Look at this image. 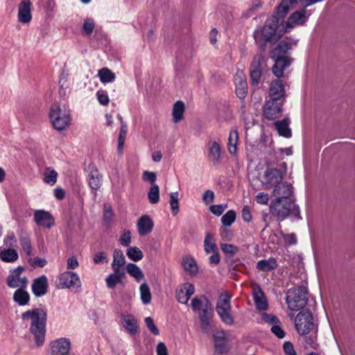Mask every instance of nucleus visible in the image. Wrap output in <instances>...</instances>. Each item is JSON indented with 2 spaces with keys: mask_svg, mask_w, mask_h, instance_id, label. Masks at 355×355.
<instances>
[{
  "mask_svg": "<svg viewBox=\"0 0 355 355\" xmlns=\"http://www.w3.org/2000/svg\"><path fill=\"white\" fill-rule=\"evenodd\" d=\"M227 207V204L214 205L210 206L209 210L214 215L219 216L222 215Z\"/></svg>",
  "mask_w": 355,
  "mask_h": 355,
  "instance_id": "55",
  "label": "nucleus"
},
{
  "mask_svg": "<svg viewBox=\"0 0 355 355\" xmlns=\"http://www.w3.org/2000/svg\"><path fill=\"white\" fill-rule=\"evenodd\" d=\"M3 244L7 248H14L17 247V239L14 232H9L4 238Z\"/></svg>",
  "mask_w": 355,
  "mask_h": 355,
  "instance_id": "52",
  "label": "nucleus"
},
{
  "mask_svg": "<svg viewBox=\"0 0 355 355\" xmlns=\"http://www.w3.org/2000/svg\"><path fill=\"white\" fill-rule=\"evenodd\" d=\"M283 173L280 169L268 168L263 173L261 183L266 189H270L279 184L283 179Z\"/></svg>",
  "mask_w": 355,
  "mask_h": 355,
  "instance_id": "8",
  "label": "nucleus"
},
{
  "mask_svg": "<svg viewBox=\"0 0 355 355\" xmlns=\"http://www.w3.org/2000/svg\"><path fill=\"white\" fill-rule=\"evenodd\" d=\"M141 300L144 304H148L151 301V293L148 285L146 283H143L139 287Z\"/></svg>",
  "mask_w": 355,
  "mask_h": 355,
  "instance_id": "44",
  "label": "nucleus"
},
{
  "mask_svg": "<svg viewBox=\"0 0 355 355\" xmlns=\"http://www.w3.org/2000/svg\"><path fill=\"white\" fill-rule=\"evenodd\" d=\"M142 179L144 181L149 182L150 185L156 184L157 174L155 172L145 171L143 173Z\"/></svg>",
  "mask_w": 355,
  "mask_h": 355,
  "instance_id": "58",
  "label": "nucleus"
},
{
  "mask_svg": "<svg viewBox=\"0 0 355 355\" xmlns=\"http://www.w3.org/2000/svg\"><path fill=\"white\" fill-rule=\"evenodd\" d=\"M214 341V355H222L228 352L229 347L224 331H218L213 335Z\"/></svg>",
  "mask_w": 355,
  "mask_h": 355,
  "instance_id": "17",
  "label": "nucleus"
},
{
  "mask_svg": "<svg viewBox=\"0 0 355 355\" xmlns=\"http://www.w3.org/2000/svg\"><path fill=\"white\" fill-rule=\"evenodd\" d=\"M125 263V259L122 250L119 249H115L113 252V261L112 263V266H123Z\"/></svg>",
  "mask_w": 355,
  "mask_h": 355,
  "instance_id": "47",
  "label": "nucleus"
},
{
  "mask_svg": "<svg viewBox=\"0 0 355 355\" xmlns=\"http://www.w3.org/2000/svg\"><path fill=\"white\" fill-rule=\"evenodd\" d=\"M178 196V192H173L170 193L169 203L171 209V212L173 216H176L180 211Z\"/></svg>",
  "mask_w": 355,
  "mask_h": 355,
  "instance_id": "48",
  "label": "nucleus"
},
{
  "mask_svg": "<svg viewBox=\"0 0 355 355\" xmlns=\"http://www.w3.org/2000/svg\"><path fill=\"white\" fill-rule=\"evenodd\" d=\"M277 266V261L274 259H262L257 263V268L261 271L268 272L274 270Z\"/></svg>",
  "mask_w": 355,
  "mask_h": 355,
  "instance_id": "39",
  "label": "nucleus"
},
{
  "mask_svg": "<svg viewBox=\"0 0 355 355\" xmlns=\"http://www.w3.org/2000/svg\"><path fill=\"white\" fill-rule=\"evenodd\" d=\"M125 329L132 335H135L137 332L138 325L137 320L131 315L125 316L122 321Z\"/></svg>",
  "mask_w": 355,
  "mask_h": 355,
  "instance_id": "35",
  "label": "nucleus"
},
{
  "mask_svg": "<svg viewBox=\"0 0 355 355\" xmlns=\"http://www.w3.org/2000/svg\"><path fill=\"white\" fill-rule=\"evenodd\" d=\"M296 3L297 0H282L277 8L276 13L268 18L262 27L254 31V40L257 44H260L263 51L266 42L275 43L282 37V34L277 33L279 24L288 12L291 6Z\"/></svg>",
  "mask_w": 355,
  "mask_h": 355,
  "instance_id": "1",
  "label": "nucleus"
},
{
  "mask_svg": "<svg viewBox=\"0 0 355 355\" xmlns=\"http://www.w3.org/2000/svg\"><path fill=\"white\" fill-rule=\"evenodd\" d=\"M204 249L207 254H210L218 250L216 241L210 232H207L204 240Z\"/></svg>",
  "mask_w": 355,
  "mask_h": 355,
  "instance_id": "37",
  "label": "nucleus"
},
{
  "mask_svg": "<svg viewBox=\"0 0 355 355\" xmlns=\"http://www.w3.org/2000/svg\"><path fill=\"white\" fill-rule=\"evenodd\" d=\"M19 258L17 250L14 248H3L0 250V259L2 261L6 263H12Z\"/></svg>",
  "mask_w": 355,
  "mask_h": 355,
  "instance_id": "30",
  "label": "nucleus"
},
{
  "mask_svg": "<svg viewBox=\"0 0 355 355\" xmlns=\"http://www.w3.org/2000/svg\"><path fill=\"white\" fill-rule=\"evenodd\" d=\"M270 209V213L281 220L289 216L297 219L301 218L300 209L292 200H274L271 202Z\"/></svg>",
  "mask_w": 355,
  "mask_h": 355,
  "instance_id": "3",
  "label": "nucleus"
},
{
  "mask_svg": "<svg viewBox=\"0 0 355 355\" xmlns=\"http://www.w3.org/2000/svg\"><path fill=\"white\" fill-rule=\"evenodd\" d=\"M58 178V173L57 172L53 169L51 167H48L46 168L44 173V182L46 184H49L50 185H53Z\"/></svg>",
  "mask_w": 355,
  "mask_h": 355,
  "instance_id": "43",
  "label": "nucleus"
},
{
  "mask_svg": "<svg viewBox=\"0 0 355 355\" xmlns=\"http://www.w3.org/2000/svg\"><path fill=\"white\" fill-rule=\"evenodd\" d=\"M275 61L272 68L273 74L278 78L284 75V71L286 67L291 65L292 59L288 57H271Z\"/></svg>",
  "mask_w": 355,
  "mask_h": 355,
  "instance_id": "20",
  "label": "nucleus"
},
{
  "mask_svg": "<svg viewBox=\"0 0 355 355\" xmlns=\"http://www.w3.org/2000/svg\"><path fill=\"white\" fill-rule=\"evenodd\" d=\"M24 288H19L15 291L13 295V300L20 306L28 304L30 300V296L27 291L24 290Z\"/></svg>",
  "mask_w": 355,
  "mask_h": 355,
  "instance_id": "33",
  "label": "nucleus"
},
{
  "mask_svg": "<svg viewBox=\"0 0 355 355\" xmlns=\"http://www.w3.org/2000/svg\"><path fill=\"white\" fill-rule=\"evenodd\" d=\"M95 27L94 21L92 18L84 19L82 31L87 36L91 35Z\"/></svg>",
  "mask_w": 355,
  "mask_h": 355,
  "instance_id": "50",
  "label": "nucleus"
},
{
  "mask_svg": "<svg viewBox=\"0 0 355 355\" xmlns=\"http://www.w3.org/2000/svg\"><path fill=\"white\" fill-rule=\"evenodd\" d=\"M75 286L80 287V280L76 272L67 271L58 276V288H70Z\"/></svg>",
  "mask_w": 355,
  "mask_h": 355,
  "instance_id": "14",
  "label": "nucleus"
},
{
  "mask_svg": "<svg viewBox=\"0 0 355 355\" xmlns=\"http://www.w3.org/2000/svg\"><path fill=\"white\" fill-rule=\"evenodd\" d=\"M30 0H22L19 5L18 20L23 24L29 23L32 19Z\"/></svg>",
  "mask_w": 355,
  "mask_h": 355,
  "instance_id": "22",
  "label": "nucleus"
},
{
  "mask_svg": "<svg viewBox=\"0 0 355 355\" xmlns=\"http://www.w3.org/2000/svg\"><path fill=\"white\" fill-rule=\"evenodd\" d=\"M148 198L150 204L155 205L159 201V187L157 184L150 185L148 192Z\"/></svg>",
  "mask_w": 355,
  "mask_h": 355,
  "instance_id": "42",
  "label": "nucleus"
},
{
  "mask_svg": "<svg viewBox=\"0 0 355 355\" xmlns=\"http://www.w3.org/2000/svg\"><path fill=\"white\" fill-rule=\"evenodd\" d=\"M232 309L230 297L227 293H222L217 302L216 310L221 320L228 325L234 324V318L230 314Z\"/></svg>",
  "mask_w": 355,
  "mask_h": 355,
  "instance_id": "6",
  "label": "nucleus"
},
{
  "mask_svg": "<svg viewBox=\"0 0 355 355\" xmlns=\"http://www.w3.org/2000/svg\"><path fill=\"white\" fill-rule=\"evenodd\" d=\"M272 193L277 197L275 200H291L289 197L293 193V187L291 184L284 182L276 186Z\"/></svg>",
  "mask_w": 355,
  "mask_h": 355,
  "instance_id": "23",
  "label": "nucleus"
},
{
  "mask_svg": "<svg viewBox=\"0 0 355 355\" xmlns=\"http://www.w3.org/2000/svg\"><path fill=\"white\" fill-rule=\"evenodd\" d=\"M126 254L130 259L134 261H140L144 257L143 252L137 247H129L127 249Z\"/></svg>",
  "mask_w": 355,
  "mask_h": 355,
  "instance_id": "45",
  "label": "nucleus"
},
{
  "mask_svg": "<svg viewBox=\"0 0 355 355\" xmlns=\"http://www.w3.org/2000/svg\"><path fill=\"white\" fill-rule=\"evenodd\" d=\"M266 98L285 103L286 91L281 80L275 79L270 83L268 89V95Z\"/></svg>",
  "mask_w": 355,
  "mask_h": 355,
  "instance_id": "12",
  "label": "nucleus"
},
{
  "mask_svg": "<svg viewBox=\"0 0 355 355\" xmlns=\"http://www.w3.org/2000/svg\"><path fill=\"white\" fill-rule=\"evenodd\" d=\"M205 300H208V298L205 295H202L200 298H193L191 303L192 310L198 313L203 310L205 306Z\"/></svg>",
  "mask_w": 355,
  "mask_h": 355,
  "instance_id": "46",
  "label": "nucleus"
},
{
  "mask_svg": "<svg viewBox=\"0 0 355 355\" xmlns=\"http://www.w3.org/2000/svg\"><path fill=\"white\" fill-rule=\"evenodd\" d=\"M283 350L286 355H297L293 343L290 341H286L283 344Z\"/></svg>",
  "mask_w": 355,
  "mask_h": 355,
  "instance_id": "61",
  "label": "nucleus"
},
{
  "mask_svg": "<svg viewBox=\"0 0 355 355\" xmlns=\"http://www.w3.org/2000/svg\"><path fill=\"white\" fill-rule=\"evenodd\" d=\"M290 42L282 40L271 51V57H286L284 55L291 49Z\"/></svg>",
  "mask_w": 355,
  "mask_h": 355,
  "instance_id": "32",
  "label": "nucleus"
},
{
  "mask_svg": "<svg viewBox=\"0 0 355 355\" xmlns=\"http://www.w3.org/2000/svg\"><path fill=\"white\" fill-rule=\"evenodd\" d=\"M176 299L180 303L184 304H186L189 300V297L186 296V294L182 287L176 291Z\"/></svg>",
  "mask_w": 355,
  "mask_h": 355,
  "instance_id": "62",
  "label": "nucleus"
},
{
  "mask_svg": "<svg viewBox=\"0 0 355 355\" xmlns=\"http://www.w3.org/2000/svg\"><path fill=\"white\" fill-rule=\"evenodd\" d=\"M98 76L101 82L103 83H112L116 78L115 74L107 67L99 69L98 71Z\"/></svg>",
  "mask_w": 355,
  "mask_h": 355,
  "instance_id": "38",
  "label": "nucleus"
},
{
  "mask_svg": "<svg viewBox=\"0 0 355 355\" xmlns=\"http://www.w3.org/2000/svg\"><path fill=\"white\" fill-rule=\"evenodd\" d=\"M280 323H277L271 327V331L278 338H283L285 336V331L283 330L282 327L280 326Z\"/></svg>",
  "mask_w": 355,
  "mask_h": 355,
  "instance_id": "59",
  "label": "nucleus"
},
{
  "mask_svg": "<svg viewBox=\"0 0 355 355\" xmlns=\"http://www.w3.org/2000/svg\"><path fill=\"white\" fill-rule=\"evenodd\" d=\"M145 323L149 331L154 335L157 336L159 334V331L154 323L153 319L151 317L145 318Z\"/></svg>",
  "mask_w": 355,
  "mask_h": 355,
  "instance_id": "56",
  "label": "nucleus"
},
{
  "mask_svg": "<svg viewBox=\"0 0 355 355\" xmlns=\"http://www.w3.org/2000/svg\"><path fill=\"white\" fill-rule=\"evenodd\" d=\"M48 279L46 275H43L33 280L32 284V291L36 297H41L47 293L48 290Z\"/></svg>",
  "mask_w": 355,
  "mask_h": 355,
  "instance_id": "21",
  "label": "nucleus"
},
{
  "mask_svg": "<svg viewBox=\"0 0 355 355\" xmlns=\"http://www.w3.org/2000/svg\"><path fill=\"white\" fill-rule=\"evenodd\" d=\"M96 96L98 103L103 105H107L109 103V98L107 92L103 89H99L96 92Z\"/></svg>",
  "mask_w": 355,
  "mask_h": 355,
  "instance_id": "57",
  "label": "nucleus"
},
{
  "mask_svg": "<svg viewBox=\"0 0 355 355\" xmlns=\"http://www.w3.org/2000/svg\"><path fill=\"white\" fill-rule=\"evenodd\" d=\"M28 263L33 268H43L47 264V261L44 258L35 257L33 259L31 257L28 259Z\"/></svg>",
  "mask_w": 355,
  "mask_h": 355,
  "instance_id": "54",
  "label": "nucleus"
},
{
  "mask_svg": "<svg viewBox=\"0 0 355 355\" xmlns=\"http://www.w3.org/2000/svg\"><path fill=\"white\" fill-rule=\"evenodd\" d=\"M184 110L185 106L182 101H178L174 103L172 113L174 123H178L183 119Z\"/></svg>",
  "mask_w": 355,
  "mask_h": 355,
  "instance_id": "34",
  "label": "nucleus"
},
{
  "mask_svg": "<svg viewBox=\"0 0 355 355\" xmlns=\"http://www.w3.org/2000/svg\"><path fill=\"white\" fill-rule=\"evenodd\" d=\"M236 214L231 209L227 211L221 218V223L225 227L230 226L236 220Z\"/></svg>",
  "mask_w": 355,
  "mask_h": 355,
  "instance_id": "49",
  "label": "nucleus"
},
{
  "mask_svg": "<svg viewBox=\"0 0 355 355\" xmlns=\"http://www.w3.org/2000/svg\"><path fill=\"white\" fill-rule=\"evenodd\" d=\"M49 116L55 129L61 131L69 125L71 117L69 113L63 112L60 106L54 104L52 105Z\"/></svg>",
  "mask_w": 355,
  "mask_h": 355,
  "instance_id": "7",
  "label": "nucleus"
},
{
  "mask_svg": "<svg viewBox=\"0 0 355 355\" xmlns=\"http://www.w3.org/2000/svg\"><path fill=\"white\" fill-rule=\"evenodd\" d=\"M17 236L23 251L27 256L31 257L33 254V247L27 230L24 227L19 228L17 230Z\"/></svg>",
  "mask_w": 355,
  "mask_h": 355,
  "instance_id": "19",
  "label": "nucleus"
},
{
  "mask_svg": "<svg viewBox=\"0 0 355 355\" xmlns=\"http://www.w3.org/2000/svg\"><path fill=\"white\" fill-rule=\"evenodd\" d=\"M23 320H30L29 331L33 335L35 345L41 347L44 345L46 336L47 314L42 308L28 310L21 314Z\"/></svg>",
  "mask_w": 355,
  "mask_h": 355,
  "instance_id": "2",
  "label": "nucleus"
},
{
  "mask_svg": "<svg viewBox=\"0 0 355 355\" xmlns=\"http://www.w3.org/2000/svg\"><path fill=\"white\" fill-rule=\"evenodd\" d=\"M306 10L302 9L294 12L288 19L286 21V27L293 28L296 26L303 25L307 17H306Z\"/></svg>",
  "mask_w": 355,
  "mask_h": 355,
  "instance_id": "25",
  "label": "nucleus"
},
{
  "mask_svg": "<svg viewBox=\"0 0 355 355\" xmlns=\"http://www.w3.org/2000/svg\"><path fill=\"white\" fill-rule=\"evenodd\" d=\"M122 282V278L117 275L110 274L105 279V282L107 288L113 289L116 287L117 284Z\"/></svg>",
  "mask_w": 355,
  "mask_h": 355,
  "instance_id": "53",
  "label": "nucleus"
},
{
  "mask_svg": "<svg viewBox=\"0 0 355 355\" xmlns=\"http://www.w3.org/2000/svg\"><path fill=\"white\" fill-rule=\"evenodd\" d=\"M34 221L35 223L48 229L54 225V218L47 211L44 209L36 210L34 213Z\"/></svg>",
  "mask_w": 355,
  "mask_h": 355,
  "instance_id": "16",
  "label": "nucleus"
},
{
  "mask_svg": "<svg viewBox=\"0 0 355 355\" xmlns=\"http://www.w3.org/2000/svg\"><path fill=\"white\" fill-rule=\"evenodd\" d=\"M214 314L213 306L209 300H205V306L198 313L200 328L205 333L209 332L212 328V317Z\"/></svg>",
  "mask_w": 355,
  "mask_h": 355,
  "instance_id": "10",
  "label": "nucleus"
},
{
  "mask_svg": "<svg viewBox=\"0 0 355 355\" xmlns=\"http://www.w3.org/2000/svg\"><path fill=\"white\" fill-rule=\"evenodd\" d=\"M264 64V57L262 55H257L253 58L250 67V83L253 86H257L259 83Z\"/></svg>",
  "mask_w": 355,
  "mask_h": 355,
  "instance_id": "11",
  "label": "nucleus"
},
{
  "mask_svg": "<svg viewBox=\"0 0 355 355\" xmlns=\"http://www.w3.org/2000/svg\"><path fill=\"white\" fill-rule=\"evenodd\" d=\"M70 348V340L65 338H61L51 343V350L53 354L67 355Z\"/></svg>",
  "mask_w": 355,
  "mask_h": 355,
  "instance_id": "18",
  "label": "nucleus"
},
{
  "mask_svg": "<svg viewBox=\"0 0 355 355\" xmlns=\"http://www.w3.org/2000/svg\"><path fill=\"white\" fill-rule=\"evenodd\" d=\"M262 319L266 322L274 325L277 323H280L279 320L274 315L263 313L262 315Z\"/></svg>",
  "mask_w": 355,
  "mask_h": 355,
  "instance_id": "60",
  "label": "nucleus"
},
{
  "mask_svg": "<svg viewBox=\"0 0 355 355\" xmlns=\"http://www.w3.org/2000/svg\"><path fill=\"white\" fill-rule=\"evenodd\" d=\"M252 295L257 309L265 311L268 309V305L266 297L260 287L253 291Z\"/></svg>",
  "mask_w": 355,
  "mask_h": 355,
  "instance_id": "26",
  "label": "nucleus"
},
{
  "mask_svg": "<svg viewBox=\"0 0 355 355\" xmlns=\"http://www.w3.org/2000/svg\"><path fill=\"white\" fill-rule=\"evenodd\" d=\"M220 248L222 251L230 257H232L234 255H235L239 251L238 247H236L234 245L229 243L220 244Z\"/></svg>",
  "mask_w": 355,
  "mask_h": 355,
  "instance_id": "51",
  "label": "nucleus"
},
{
  "mask_svg": "<svg viewBox=\"0 0 355 355\" xmlns=\"http://www.w3.org/2000/svg\"><path fill=\"white\" fill-rule=\"evenodd\" d=\"M182 265L185 271L191 275H196L198 272V267L196 260L191 256H187L182 259Z\"/></svg>",
  "mask_w": 355,
  "mask_h": 355,
  "instance_id": "28",
  "label": "nucleus"
},
{
  "mask_svg": "<svg viewBox=\"0 0 355 355\" xmlns=\"http://www.w3.org/2000/svg\"><path fill=\"white\" fill-rule=\"evenodd\" d=\"M303 340L305 348L317 349L319 346L317 339V329H315V331H313V334L309 336H305Z\"/></svg>",
  "mask_w": 355,
  "mask_h": 355,
  "instance_id": "41",
  "label": "nucleus"
},
{
  "mask_svg": "<svg viewBox=\"0 0 355 355\" xmlns=\"http://www.w3.org/2000/svg\"><path fill=\"white\" fill-rule=\"evenodd\" d=\"M137 225L139 234L146 236L152 232L154 223L149 216L143 215L139 218Z\"/></svg>",
  "mask_w": 355,
  "mask_h": 355,
  "instance_id": "24",
  "label": "nucleus"
},
{
  "mask_svg": "<svg viewBox=\"0 0 355 355\" xmlns=\"http://www.w3.org/2000/svg\"><path fill=\"white\" fill-rule=\"evenodd\" d=\"M256 201L261 205H267L269 201V196L267 193L260 192L256 196Z\"/></svg>",
  "mask_w": 355,
  "mask_h": 355,
  "instance_id": "63",
  "label": "nucleus"
},
{
  "mask_svg": "<svg viewBox=\"0 0 355 355\" xmlns=\"http://www.w3.org/2000/svg\"><path fill=\"white\" fill-rule=\"evenodd\" d=\"M220 152L219 144L216 141H213L209 149L208 158L214 165H218L220 163Z\"/></svg>",
  "mask_w": 355,
  "mask_h": 355,
  "instance_id": "27",
  "label": "nucleus"
},
{
  "mask_svg": "<svg viewBox=\"0 0 355 355\" xmlns=\"http://www.w3.org/2000/svg\"><path fill=\"white\" fill-rule=\"evenodd\" d=\"M86 170L88 172L89 186L92 189L98 190L102 185L103 175L94 164H89Z\"/></svg>",
  "mask_w": 355,
  "mask_h": 355,
  "instance_id": "15",
  "label": "nucleus"
},
{
  "mask_svg": "<svg viewBox=\"0 0 355 355\" xmlns=\"http://www.w3.org/2000/svg\"><path fill=\"white\" fill-rule=\"evenodd\" d=\"M307 294V288L304 285L290 288L286 297L288 308L292 311L303 309L308 301Z\"/></svg>",
  "mask_w": 355,
  "mask_h": 355,
  "instance_id": "4",
  "label": "nucleus"
},
{
  "mask_svg": "<svg viewBox=\"0 0 355 355\" xmlns=\"http://www.w3.org/2000/svg\"><path fill=\"white\" fill-rule=\"evenodd\" d=\"M126 271L137 282H140L144 278V275L141 269L135 263H128L126 266Z\"/></svg>",
  "mask_w": 355,
  "mask_h": 355,
  "instance_id": "36",
  "label": "nucleus"
},
{
  "mask_svg": "<svg viewBox=\"0 0 355 355\" xmlns=\"http://www.w3.org/2000/svg\"><path fill=\"white\" fill-rule=\"evenodd\" d=\"M284 102L266 98L263 106V116L268 120H275L281 116Z\"/></svg>",
  "mask_w": 355,
  "mask_h": 355,
  "instance_id": "9",
  "label": "nucleus"
},
{
  "mask_svg": "<svg viewBox=\"0 0 355 355\" xmlns=\"http://www.w3.org/2000/svg\"><path fill=\"white\" fill-rule=\"evenodd\" d=\"M157 355H168L166 345L163 342H159L156 347Z\"/></svg>",
  "mask_w": 355,
  "mask_h": 355,
  "instance_id": "64",
  "label": "nucleus"
},
{
  "mask_svg": "<svg viewBox=\"0 0 355 355\" xmlns=\"http://www.w3.org/2000/svg\"><path fill=\"white\" fill-rule=\"evenodd\" d=\"M24 271V268L21 266L11 270L7 278L8 286L10 288H25L28 284V279L26 277H20Z\"/></svg>",
  "mask_w": 355,
  "mask_h": 355,
  "instance_id": "13",
  "label": "nucleus"
},
{
  "mask_svg": "<svg viewBox=\"0 0 355 355\" xmlns=\"http://www.w3.org/2000/svg\"><path fill=\"white\" fill-rule=\"evenodd\" d=\"M275 125L279 135L286 138H290L292 135L291 130L289 128L288 119H284L281 121H276Z\"/></svg>",
  "mask_w": 355,
  "mask_h": 355,
  "instance_id": "29",
  "label": "nucleus"
},
{
  "mask_svg": "<svg viewBox=\"0 0 355 355\" xmlns=\"http://www.w3.org/2000/svg\"><path fill=\"white\" fill-rule=\"evenodd\" d=\"M239 139V134L236 130L230 131L228 138V151L230 154H235L236 152V146Z\"/></svg>",
  "mask_w": 355,
  "mask_h": 355,
  "instance_id": "40",
  "label": "nucleus"
},
{
  "mask_svg": "<svg viewBox=\"0 0 355 355\" xmlns=\"http://www.w3.org/2000/svg\"><path fill=\"white\" fill-rule=\"evenodd\" d=\"M313 320V315L310 311H300L295 319V326L297 333L302 336H306L311 331L317 329Z\"/></svg>",
  "mask_w": 355,
  "mask_h": 355,
  "instance_id": "5",
  "label": "nucleus"
},
{
  "mask_svg": "<svg viewBox=\"0 0 355 355\" xmlns=\"http://www.w3.org/2000/svg\"><path fill=\"white\" fill-rule=\"evenodd\" d=\"M235 85L237 96L241 99L245 98L248 94V85L245 79L241 76L236 77L235 78Z\"/></svg>",
  "mask_w": 355,
  "mask_h": 355,
  "instance_id": "31",
  "label": "nucleus"
}]
</instances>
